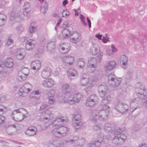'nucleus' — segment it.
Here are the masks:
<instances>
[{
    "mask_svg": "<svg viewBox=\"0 0 147 147\" xmlns=\"http://www.w3.org/2000/svg\"><path fill=\"white\" fill-rule=\"evenodd\" d=\"M109 111L108 109L94 111L91 114L90 119L93 123H95L98 120L101 121H105L108 118Z\"/></svg>",
    "mask_w": 147,
    "mask_h": 147,
    "instance_id": "obj_1",
    "label": "nucleus"
},
{
    "mask_svg": "<svg viewBox=\"0 0 147 147\" xmlns=\"http://www.w3.org/2000/svg\"><path fill=\"white\" fill-rule=\"evenodd\" d=\"M41 114L39 120L40 121L44 122L46 124H47V125L45 126L46 128H47L49 125V121L53 118V115L51 112L48 109L41 113Z\"/></svg>",
    "mask_w": 147,
    "mask_h": 147,
    "instance_id": "obj_2",
    "label": "nucleus"
},
{
    "mask_svg": "<svg viewBox=\"0 0 147 147\" xmlns=\"http://www.w3.org/2000/svg\"><path fill=\"white\" fill-rule=\"evenodd\" d=\"M121 81V78H117L114 74L113 72L109 74L108 76V83L113 87H117L120 84Z\"/></svg>",
    "mask_w": 147,
    "mask_h": 147,
    "instance_id": "obj_3",
    "label": "nucleus"
},
{
    "mask_svg": "<svg viewBox=\"0 0 147 147\" xmlns=\"http://www.w3.org/2000/svg\"><path fill=\"white\" fill-rule=\"evenodd\" d=\"M23 109H19L14 110L11 115L12 119L17 122H20L22 121L24 118L25 117L24 115L21 111Z\"/></svg>",
    "mask_w": 147,
    "mask_h": 147,
    "instance_id": "obj_4",
    "label": "nucleus"
},
{
    "mask_svg": "<svg viewBox=\"0 0 147 147\" xmlns=\"http://www.w3.org/2000/svg\"><path fill=\"white\" fill-rule=\"evenodd\" d=\"M98 62L96 58L93 57H90L88 60V69L90 73H92L95 70Z\"/></svg>",
    "mask_w": 147,
    "mask_h": 147,
    "instance_id": "obj_5",
    "label": "nucleus"
},
{
    "mask_svg": "<svg viewBox=\"0 0 147 147\" xmlns=\"http://www.w3.org/2000/svg\"><path fill=\"white\" fill-rule=\"evenodd\" d=\"M81 115L78 112H76L74 114L73 121L74 120L75 122L73 123V126L75 129L77 130L80 129L81 127L83 124V123L81 121Z\"/></svg>",
    "mask_w": 147,
    "mask_h": 147,
    "instance_id": "obj_6",
    "label": "nucleus"
},
{
    "mask_svg": "<svg viewBox=\"0 0 147 147\" xmlns=\"http://www.w3.org/2000/svg\"><path fill=\"white\" fill-rule=\"evenodd\" d=\"M135 91L138 96V98H139V99L142 100L146 99L144 102V103L147 105V94L146 93V90L144 86H142V88L139 89H135Z\"/></svg>",
    "mask_w": 147,
    "mask_h": 147,
    "instance_id": "obj_7",
    "label": "nucleus"
},
{
    "mask_svg": "<svg viewBox=\"0 0 147 147\" xmlns=\"http://www.w3.org/2000/svg\"><path fill=\"white\" fill-rule=\"evenodd\" d=\"M41 96L40 93L38 90H35L30 94V97L32 105H36L40 102L39 98Z\"/></svg>",
    "mask_w": 147,
    "mask_h": 147,
    "instance_id": "obj_8",
    "label": "nucleus"
},
{
    "mask_svg": "<svg viewBox=\"0 0 147 147\" xmlns=\"http://www.w3.org/2000/svg\"><path fill=\"white\" fill-rule=\"evenodd\" d=\"M67 131V128L64 126H61L58 129H54L51 132L55 136L60 137L63 136V135H66Z\"/></svg>",
    "mask_w": 147,
    "mask_h": 147,
    "instance_id": "obj_9",
    "label": "nucleus"
},
{
    "mask_svg": "<svg viewBox=\"0 0 147 147\" xmlns=\"http://www.w3.org/2000/svg\"><path fill=\"white\" fill-rule=\"evenodd\" d=\"M126 138V136L124 134H117L113 138L112 142L113 144L116 145L121 144L124 142Z\"/></svg>",
    "mask_w": 147,
    "mask_h": 147,
    "instance_id": "obj_10",
    "label": "nucleus"
},
{
    "mask_svg": "<svg viewBox=\"0 0 147 147\" xmlns=\"http://www.w3.org/2000/svg\"><path fill=\"white\" fill-rule=\"evenodd\" d=\"M115 108L117 111L123 114L128 111L129 106L125 103L119 102L115 106Z\"/></svg>",
    "mask_w": 147,
    "mask_h": 147,
    "instance_id": "obj_11",
    "label": "nucleus"
},
{
    "mask_svg": "<svg viewBox=\"0 0 147 147\" xmlns=\"http://www.w3.org/2000/svg\"><path fill=\"white\" fill-rule=\"evenodd\" d=\"M98 96L95 94L91 95L87 98L86 105L87 106L93 107L98 102Z\"/></svg>",
    "mask_w": 147,
    "mask_h": 147,
    "instance_id": "obj_12",
    "label": "nucleus"
},
{
    "mask_svg": "<svg viewBox=\"0 0 147 147\" xmlns=\"http://www.w3.org/2000/svg\"><path fill=\"white\" fill-rule=\"evenodd\" d=\"M143 102V101L139 99V98H136L133 99L130 105L131 111L133 112L136 109L140 107V105Z\"/></svg>",
    "mask_w": 147,
    "mask_h": 147,
    "instance_id": "obj_13",
    "label": "nucleus"
},
{
    "mask_svg": "<svg viewBox=\"0 0 147 147\" xmlns=\"http://www.w3.org/2000/svg\"><path fill=\"white\" fill-rule=\"evenodd\" d=\"M61 90L63 96L71 94V86L69 84L64 83L62 84Z\"/></svg>",
    "mask_w": 147,
    "mask_h": 147,
    "instance_id": "obj_14",
    "label": "nucleus"
},
{
    "mask_svg": "<svg viewBox=\"0 0 147 147\" xmlns=\"http://www.w3.org/2000/svg\"><path fill=\"white\" fill-rule=\"evenodd\" d=\"M55 90L53 89L50 90L47 92L48 99L49 102L50 104H53L55 101L54 96H55Z\"/></svg>",
    "mask_w": 147,
    "mask_h": 147,
    "instance_id": "obj_15",
    "label": "nucleus"
},
{
    "mask_svg": "<svg viewBox=\"0 0 147 147\" xmlns=\"http://www.w3.org/2000/svg\"><path fill=\"white\" fill-rule=\"evenodd\" d=\"M27 88V83H25L24 84V85L20 88L18 93L20 96L24 97L27 96L28 92Z\"/></svg>",
    "mask_w": 147,
    "mask_h": 147,
    "instance_id": "obj_16",
    "label": "nucleus"
},
{
    "mask_svg": "<svg viewBox=\"0 0 147 147\" xmlns=\"http://www.w3.org/2000/svg\"><path fill=\"white\" fill-rule=\"evenodd\" d=\"M108 88L107 87L102 84L98 86V91L99 96L101 97H103L106 94Z\"/></svg>",
    "mask_w": 147,
    "mask_h": 147,
    "instance_id": "obj_17",
    "label": "nucleus"
},
{
    "mask_svg": "<svg viewBox=\"0 0 147 147\" xmlns=\"http://www.w3.org/2000/svg\"><path fill=\"white\" fill-rule=\"evenodd\" d=\"M104 130L107 132H112L116 131V128L114 124L106 123L104 126Z\"/></svg>",
    "mask_w": 147,
    "mask_h": 147,
    "instance_id": "obj_18",
    "label": "nucleus"
},
{
    "mask_svg": "<svg viewBox=\"0 0 147 147\" xmlns=\"http://www.w3.org/2000/svg\"><path fill=\"white\" fill-rule=\"evenodd\" d=\"M25 54L24 49L19 48L16 51V57L17 59L21 60L24 58Z\"/></svg>",
    "mask_w": 147,
    "mask_h": 147,
    "instance_id": "obj_19",
    "label": "nucleus"
},
{
    "mask_svg": "<svg viewBox=\"0 0 147 147\" xmlns=\"http://www.w3.org/2000/svg\"><path fill=\"white\" fill-rule=\"evenodd\" d=\"M68 121V119L66 116L62 117L61 118H58L56 119L53 123L52 125L53 126H57L61 124L62 123Z\"/></svg>",
    "mask_w": 147,
    "mask_h": 147,
    "instance_id": "obj_20",
    "label": "nucleus"
},
{
    "mask_svg": "<svg viewBox=\"0 0 147 147\" xmlns=\"http://www.w3.org/2000/svg\"><path fill=\"white\" fill-rule=\"evenodd\" d=\"M110 98L106 97V98H104L102 99L100 103V106L102 108V109L105 110L108 109L109 111H110V107L108 105V104L110 100Z\"/></svg>",
    "mask_w": 147,
    "mask_h": 147,
    "instance_id": "obj_21",
    "label": "nucleus"
},
{
    "mask_svg": "<svg viewBox=\"0 0 147 147\" xmlns=\"http://www.w3.org/2000/svg\"><path fill=\"white\" fill-rule=\"evenodd\" d=\"M63 62L65 65H71L74 61V57L71 56H68L64 57L62 58Z\"/></svg>",
    "mask_w": 147,
    "mask_h": 147,
    "instance_id": "obj_22",
    "label": "nucleus"
},
{
    "mask_svg": "<svg viewBox=\"0 0 147 147\" xmlns=\"http://www.w3.org/2000/svg\"><path fill=\"white\" fill-rule=\"evenodd\" d=\"M64 98V100L70 104H73L76 102L74 95H71L70 94L63 96Z\"/></svg>",
    "mask_w": 147,
    "mask_h": 147,
    "instance_id": "obj_23",
    "label": "nucleus"
},
{
    "mask_svg": "<svg viewBox=\"0 0 147 147\" xmlns=\"http://www.w3.org/2000/svg\"><path fill=\"white\" fill-rule=\"evenodd\" d=\"M40 61L36 60L31 62L30 67L31 69L33 70L38 71L40 67Z\"/></svg>",
    "mask_w": 147,
    "mask_h": 147,
    "instance_id": "obj_24",
    "label": "nucleus"
},
{
    "mask_svg": "<svg viewBox=\"0 0 147 147\" xmlns=\"http://www.w3.org/2000/svg\"><path fill=\"white\" fill-rule=\"evenodd\" d=\"M60 50H61L63 51V53H67L70 49V45L68 43H65L64 44H60Z\"/></svg>",
    "mask_w": 147,
    "mask_h": 147,
    "instance_id": "obj_25",
    "label": "nucleus"
},
{
    "mask_svg": "<svg viewBox=\"0 0 147 147\" xmlns=\"http://www.w3.org/2000/svg\"><path fill=\"white\" fill-rule=\"evenodd\" d=\"M100 52L99 46L97 44H93L90 49V53L92 55H94Z\"/></svg>",
    "mask_w": 147,
    "mask_h": 147,
    "instance_id": "obj_26",
    "label": "nucleus"
},
{
    "mask_svg": "<svg viewBox=\"0 0 147 147\" xmlns=\"http://www.w3.org/2000/svg\"><path fill=\"white\" fill-rule=\"evenodd\" d=\"M99 136L98 139L93 141V143H91L88 144L89 147H99L101 144V143L102 142V139L98 138Z\"/></svg>",
    "mask_w": 147,
    "mask_h": 147,
    "instance_id": "obj_27",
    "label": "nucleus"
},
{
    "mask_svg": "<svg viewBox=\"0 0 147 147\" xmlns=\"http://www.w3.org/2000/svg\"><path fill=\"white\" fill-rule=\"evenodd\" d=\"M71 33H70L69 31L67 29H65L62 31L61 33L59 36V38L61 39H64L67 38L71 36Z\"/></svg>",
    "mask_w": 147,
    "mask_h": 147,
    "instance_id": "obj_28",
    "label": "nucleus"
},
{
    "mask_svg": "<svg viewBox=\"0 0 147 147\" xmlns=\"http://www.w3.org/2000/svg\"><path fill=\"white\" fill-rule=\"evenodd\" d=\"M51 70L49 67H47L44 69L41 73L42 77L44 78L49 77L51 74Z\"/></svg>",
    "mask_w": 147,
    "mask_h": 147,
    "instance_id": "obj_29",
    "label": "nucleus"
},
{
    "mask_svg": "<svg viewBox=\"0 0 147 147\" xmlns=\"http://www.w3.org/2000/svg\"><path fill=\"white\" fill-rule=\"evenodd\" d=\"M73 37L71 39V42L75 44L77 43L80 41V38L79 37V34L77 32H74L71 35Z\"/></svg>",
    "mask_w": 147,
    "mask_h": 147,
    "instance_id": "obj_30",
    "label": "nucleus"
},
{
    "mask_svg": "<svg viewBox=\"0 0 147 147\" xmlns=\"http://www.w3.org/2000/svg\"><path fill=\"white\" fill-rule=\"evenodd\" d=\"M54 82L53 80L51 79H48L43 81L42 84L45 87L51 88L53 86Z\"/></svg>",
    "mask_w": 147,
    "mask_h": 147,
    "instance_id": "obj_31",
    "label": "nucleus"
},
{
    "mask_svg": "<svg viewBox=\"0 0 147 147\" xmlns=\"http://www.w3.org/2000/svg\"><path fill=\"white\" fill-rule=\"evenodd\" d=\"M116 65L115 62L113 61H111L107 62L105 65L106 69L111 71L113 69Z\"/></svg>",
    "mask_w": 147,
    "mask_h": 147,
    "instance_id": "obj_32",
    "label": "nucleus"
},
{
    "mask_svg": "<svg viewBox=\"0 0 147 147\" xmlns=\"http://www.w3.org/2000/svg\"><path fill=\"white\" fill-rule=\"evenodd\" d=\"M38 30L37 25L35 22H32L29 27V32L32 33L36 32Z\"/></svg>",
    "mask_w": 147,
    "mask_h": 147,
    "instance_id": "obj_33",
    "label": "nucleus"
},
{
    "mask_svg": "<svg viewBox=\"0 0 147 147\" xmlns=\"http://www.w3.org/2000/svg\"><path fill=\"white\" fill-rule=\"evenodd\" d=\"M67 74L69 77L70 78L77 76L76 71L73 68H70L68 70Z\"/></svg>",
    "mask_w": 147,
    "mask_h": 147,
    "instance_id": "obj_34",
    "label": "nucleus"
},
{
    "mask_svg": "<svg viewBox=\"0 0 147 147\" xmlns=\"http://www.w3.org/2000/svg\"><path fill=\"white\" fill-rule=\"evenodd\" d=\"M15 126L14 125L13 126H11L8 127L6 129V133L8 135H12L14 134L16 130V128L14 126Z\"/></svg>",
    "mask_w": 147,
    "mask_h": 147,
    "instance_id": "obj_35",
    "label": "nucleus"
},
{
    "mask_svg": "<svg viewBox=\"0 0 147 147\" xmlns=\"http://www.w3.org/2000/svg\"><path fill=\"white\" fill-rule=\"evenodd\" d=\"M5 63L6 66L9 68L12 67L14 64L13 59L10 57L6 59Z\"/></svg>",
    "mask_w": 147,
    "mask_h": 147,
    "instance_id": "obj_36",
    "label": "nucleus"
},
{
    "mask_svg": "<svg viewBox=\"0 0 147 147\" xmlns=\"http://www.w3.org/2000/svg\"><path fill=\"white\" fill-rule=\"evenodd\" d=\"M100 139H102V142H108L111 139V137L110 135H104L102 133H100L99 136Z\"/></svg>",
    "mask_w": 147,
    "mask_h": 147,
    "instance_id": "obj_37",
    "label": "nucleus"
},
{
    "mask_svg": "<svg viewBox=\"0 0 147 147\" xmlns=\"http://www.w3.org/2000/svg\"><path fill=\"white\" fill-rule=\"evenodd\" d=\"M37 130V128L33 126L29 127L28 128V135L32 136L36 134Z\"/></svg>",
    "mask_w": 147,
    "mask_h": 147,
    "instance_id": "obj_38",
    "label": "nucleus"
},
{
    "mask_svg": "<svg viewBox=\"0 0 147 147\" xmlns=\"http://www.w3.org/2000/svg\"><path fill=\"white\" fill-rule=\"evenodd\" d=\"M85 140L84 138H82L74 144L75 147H82L85 144Z\"/></svg>",
    "mask_w": 147,
    "mask_h": 147,
    "instance_id": "obj_39",
    "label": "nucleus"
},
{
    "mask_svg": "<svg viewBox=\"0 0 147 147\" xmlns=\"http://www.w3.org/2000/svg\"><path fill=\"white\" fill-rule=\"evenodd\" d=\"M28 74H22L21 71H19L18 73L17 78L19 81H21L23 80H25Z\"/></svg>",
    "mask_w": 147,
    "mask_h": 147,
    "instance_id": "obj_40",
    "label": "nucleus"
},
{
    "mask_svg": "<svg viewBox=\"0 0 147 147\" xmlns=\"http://www.w3.org/2000/svg\"><path fill=\"white\" fill-rule=\"evenodd\" d=\"M128 61L127 57L125 55H123L121 56L120 59V63L123 65H125L127 63Z\"/></svg>",
    "mask_w": 147,
    "mask_h": 147,
    "instance_id": "obj_41",
    "label": "nucleus"
},
{
    "mask_svg": "<svg viewBox=\"0 0 147 147\" xmlns=\"http://www.w3.org/2000/svg\"><path fill=\"white\" fill-rule=\"evenodd\" d=\"M35 43V41L34 40H28V51H31L34 48Z\"/></svg>",
    "mask_w": 147,
    "mask_h": 147,
    "instance_id": "obj_42",
    "label": "nucleus"
},
{
    "mask_svg": "<svg viewBox=\"0 0 147 147\" xmlns=\"http://www.w3.org/2000/svg\"><path fill=\"white\" fill-rule=\"evenodd\" d=\"M48 8V4L47 3L45 2L43 3L42 4L41 7L40 11L41 12L45 14L47 11Z\"/></svg>",
    "mask_w": 147,
    "mask_h": 147,
    "instance_id": "obj_43",
    "label": "nucleus"
},
{
    "mask_svg": "<svg viewBox=\"0 0 147 147\" xmlns=\"http://www.w3.org/2000/svg\"><path fill=\"white\" fill-rule=\"evenodd\" d=\"M55 42L51 41L48 43L47 45V48L48 50L51 51L55 48Z\"/></svg>",
    "mask_w": 147,
    "mask_h": 147,
    "instance_id": "obj_44",
    "label": "nucleus"
},
{
    "mask_svg": "<svg viewBox=\"0 0 147 147\" xmlns=\"http://www.w3.org/2000/svg\"><path fill=\"white\" fill-rule=\"evenodd\" d=\"M89 81L88 78L85 77V75H84L81 79V83L82 85L84 86L87 85Z\"/></svg>",
    "mask_w": 147,
    "mask_h": 147,
    "instance_id": "obj_45",
    "label": "nucleus"
},
{
    "mask_svg": "<svg viewBox=\"0 0 147 147\" xmlns=\"http://www.w3.org/2000/svg\"><path fill=\"white\" fill-rule=\"evenodd\" d=\"M78 65L79 67L82 68L85 65L84 60V59L80 58L78 59Z\"/></svg>",
    "mask_w": 147,
    "mask_h": 147,
    "instance_id": "obj_46",
    "label": "nucleus"
},
{
    "mask_svg": "<svg viewBox=\"0 0 147 147\" xmlns=\"http://www.w3.org/2000/svg\"><path fill=\"white\" fill-rule=\"evenodd\" d=\"M74 98L75 99L76 102H78L81 98H83V95L81 93H78L74 94Z\"/></svg>",
    "mask_w": 147,
    "mask_h": 147,
    "instance_id": "obj_47",
    "label": "nucleus"
},
{
    "mask_svg": "<svg viewBox=\"0 0 147 147\" xmlns=\"http://www.w3.org/2000/svg\"><path fill=\"white\" fill-rule=\"evenodd\" d=\"M10 16L11 17L14 18L15 20L16 21V20L17 18H18L19 20H20V19L19 14L16 13V12L14 11L11 12L10 13Z\"/></svg>",
    "mask_w": 147,
    "mask_h": 147,
    "instance_id": "obj_48",
    "label": "nucleus"
},
{
    "mask_svg": "<svg viewBox=\"0 0 147 147\" xmlns=\"http://www.w3.org/2000/svg\"><path fill=\"white\" fill-rule=\"evenodd\" d=\"M28 2H26L23 6V13L25 16H27L28 15Z\"/></svg>",
    "mask_w": 147,
    "mask_h": 147,
    "instance_id": "obj_49",
    "label": "nucleus"
},
{
    "mask_svg": "<svg viewBox=\"0 0 147 147\" xmlns=\"http://www.w3.org/2000/svg\"><path fill=\"white\" fill-rule=\"evenodd\" d=\"M70 14V13L67 9L64 10L62 13V17L66 18L67 16H69Z\"/></svg>",
    "mask_w": 147,
    "mask_h": 147,
    "instance_id": "obj_50",
    "label": "nucleus"
},
{
    "mask_svg": "<svg viewBox=\"0 0 147 147\" xmlns=\"http://www.w3.org/2000/svg\"><path fill=\"white\" fill-rule=\"evenodd\" d=\"M57 144L56 141L52 140L50 141L49 146V147H57Z\"/></svg>",
    "mask_w": 147,
    "mask_h": 147,
    "instance_id": "obj_51",
    "label": "nucleus"
},
{
    "mask_svg": "<svg viewBox=\"0 0 147 147\" xmlns=\"http://www.w3.org/2000/svg\"><path fill=\"white\" fill-rule=\"evenodd\" d=\"M111 51H112V54H110L109 53H107V54L109 56H110L112 54L116 53L117 51V49L116 48L114 45H111Z\"/></svg>",
    "mask_w": 147,
    "mask_h": 147,
    "instance_id": "obj_52",
    "label": "nucleus"
},
{
    "mask_svg": "<svg viewBox=\"0 0 147 147\" xmlns=\"http://www.w3.org/2000/svg\"><path fill=\"white\" fill-rule=\"evenodd\" d=\"M72 138V144L75 143L76 141H78L79 138V137L77 135H71Z\"/></svg>",
    "mask_w": 147,
    "mask_h": 147,
    "instance_id": "obj_53",
    "label": "nucleus"
},
{
    "mask_svg": "<svg viewBox=\"0 0 147 147\" xmlns=\"http://www.w3.org/2000/svg\"><path fill=\"white\" fill-rule=\"evenodd\" d=\"M80 18L81 20V22L82 24L85 26L87 25L85 21V17L83 15L81 14Z\"/></svg>",
    "mask_w": 147,
    "mask_h": 147,
    "instance_id": "obj_54",
    "label": "nucleus"
},
{
    "mask_svg": "<svg viewBox=\"0 0 147 147\" xmlns=\"http://www.w3.org/2000/svg\"><path fill=\"white\" fill-rule=\"evenodd\" d=\"M102 128V126L101 125L98 124L95 125L93 127V129L94 131H97L101 129Z\"/></svg>",
    "mask_w": 147,
    "mask_h": 147,
    "instance_id": "obj_55",
    "label": "nucleus"
},
{
    "mask_svg": "<svg viewBox=\"0 0 147 147\" xmlns=\"http://www.w3.org/2000/svg\"><path fill=\"white\" fill-rule=\"evenodd\" d=\"M16 30L18 33H20L23 31L24 28L21 25H19L17 26Z\"/></svg>",
    "mask_w": 147,
    "mask_h": 147,
    "instance_id": "obj_56",
    "label": "nucleus"
},
{
    "mask_svg": "<svg viewBox=\"0 0 147 147\" xmlns=\"http://www.w3.org/2000/svg\"><path fill=\"white\" fill-rule=\"evenodd\" d=\"M125 129L124 128H119L117 129L116 131H115L116 134H120V133H121L125 130Z\"/></svg>",
    "mask_w": 147,
    "mask_h": 147,
    "instance_id": "obj_57",
    "label": "nucleus"
},
{
    "mask_svg": "<svg viewBox=\"0 0 147 147\" xmlns=\"http://www.w3.org/2000/svg\"><path fill=\"white\" fill-rule=\"evenodd\" d=\"M103 55V53L102 52H100L99 55L97 56L96 57H95L97 59L98 62H100L102 60Z\"/></svg>",
    "mask_w": 147,
    "mask_h": 147,
    "instance_id": "obj_58",
    "label": "nucleus"
},
{
    "mask_svg": "<svg viewBox=\"0 0 147 147\" xmlns=\"http://www.w3.org/2000/svg\"><path fill=\"white\" fill-rule=\"evenodd\" d=\"M72 138L71 136L70 137H69L66 138L64 140L65 142L66 143H70L71 144H72Z\"/></svg>",
    "mask_w": 147,
    "mask_h": 147,
    "instance_id": "obj_59",
    "label": "nucleus"
},
{
    "mask_svg": "<svg viewBox=\"0 0 147 147\" xmlns=\"http://www.w3.org/2000/svg\"><path fill=\"white\" fill-rule=\"evenodd\" d=\"M102 42L104 43H106L109 41V38L107 34H105V36H103L102 39Z\"/></svg>",
    "mask_w": 147,
    "mask_h": 147,
    "instance_id": "obj_60",
    "label": "nucleus"
},
{
    "mask_svg": "<svg viewBox=\"0 0 147 147\" xmlns=\"http://www.w3.org/2000/svg\"><path fill=\"white\" fill-rule=\"evenodd\" d=\"M48 106V104L47 102H45L43 103L40 106V110H42L46 108Z\"/></svg>",
    "mask_w": 147,
    "mask_h": 147,
    "instance_id": "obj_61",
    "label": "nucleus"
},
{
    "mask_svg": "<svg viewBox=\"0 0 147 147\" xmlns=\"http://www.w3.org/2000/svg\"><path fill=\"white\" fill-rule=\"evenodd\" d=\"M13 42V40L11 39H9L7 40L6 42L5 43V45L7 46H8L11 44H12Z\"/></svg>",
    "mask_w": 147,
    "mask_h": 147,
    "instance_id": "obj_62",
    "label": "nucleus"
},
{
    "mask_svg": "<svg viewBox=\"0 0 147 147\" xmlns=\"http://www.w3.org/2000/svg\"><path fill=\"white\" fill-rule=\"evenodd\" d=\"M132 74L129 72H128L126 74V78L127 79H130L132 77Z\"/></svg>",
    "mask_w": 147,
    "mask_h": 147,
    "instance_id": "obj_63",
    "label": "nucleus"
},
{
    "mask_svg": "<svg viewBox=\"0 0 147 147\" xmlns=\"http://www.w3.org/2000/svg\"><path fill=\"white\" fill-rule=\"evenodd\" d=\"M142 86H144V85H143L140 82L137 83L136 85V89H139L140 88H142Z\"/></svg>",
    "mask_w": 147,
    "mask_h": 147,
    "instance_id": "obj_64",
    "label": "nucleus"
}]
</instances>
